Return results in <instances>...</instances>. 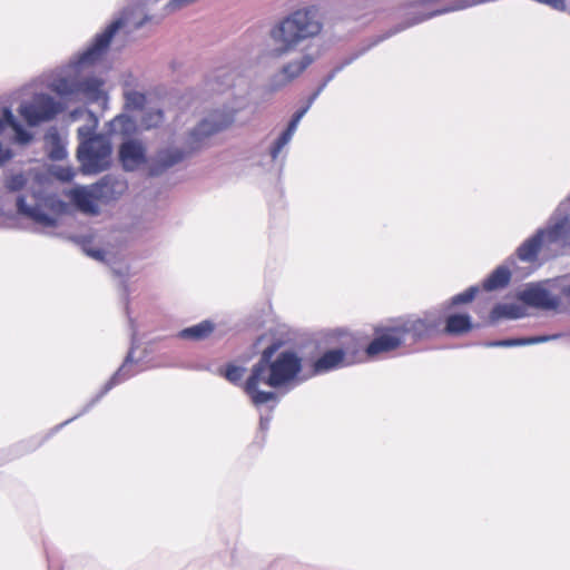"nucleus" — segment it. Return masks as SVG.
<instances>
[{
  "mask_svg": "<svg viewBox=\"0 0 570 570\" xmlns=\"http://www.w3.org/2000/svg\"><path fill=\"white\" fill-rule=\"evenodd\" d=\"M96 198L100 203H110L118 199L127 190V181L122 178L106 175L96 184H92Z\"/></svg>",
  "mask_w": 570,
  "mask_h": 570,
  "instance_id": "nucleus-11",
  "label": "nucleus"
},
{
  "mask_svg": "<svg viewBox=\"0 0 570 570\" xmlns=\"http://www.w3.org/2000/svg\"><path fill=\"white\" fill-rule=\"evenodd\" d=\"M559 337V335H544V336H532L527 338H507L500 341H491L485 342L484 346L487 347H513L529 344H537L548 342L550 340H554Z\"/></svg>",
  "mask_w": 570,
  "mask_h": 570,
  "instance_id": "nucleus-26",
  "label": "nucleus"
},
{
  "mask_svg": "<svg viewBox=\"0 0 570 570\" xmlns=\"http://www.w3.org/2000/svg\"><path fill=\"white\" fill-rule=\"evenodd\" d=\"M323 30V21L315 7L297 9L276 21L268 30L272 43L267 56L281 59L294 52L297 47Z\"/></svg>",
  "mask_w": 570,
  "mask_h": 570,
  "instance_id": "nucleus-2",
  "label": "nucleus"
},
{
  "mask_svg": "<svg viewBox=\"0 0 570 570\" xmlns=\"http://www.w3.org/2000/svg\"><path fill=\"white\" fill-rule=\"evenodd\" d=\"M214 328L215 326L212 322L203 321L196 325L181 330L178 336L184 340L202 341L208 337L213 333Z\"/></svg>",
  "mask_w": 570,
  "mask_h": 570,
  "instance_id": "nucleus-28",
  "label": "nucleus"
},
{
  "mask_svg": "<svg viewBox=\"0 0 570 570\" xmlns=\"http://www.w3.org/2000/svg\"><path fill=\"white\" fill-rule=\"evenodd\" d=\"M132 350L126 356L122 365L118 368V371L110 377V380L105 384L101 392L91 401L90 405L96 403L99 399H101L108 391H110L115 385L119 384L122 381L131 377L135 372L130 370L132 365Z\"/></svg>",
  "mask_w": 570,
  "mask_h": 570,
  "instance_id": "nucleus-19",
  "label": "nucleus"
},
{
  "mask_svg": "<svg viewBox=\"0 0 570 570\" xmlns=\"http://www.w3.org/2000/svg\"><path fill=\"white\" fill-rule=\"evenodd\" d=\"M132 81L126 80L124 82L122 96L125 99V108L129 111L142 110L146 106V95L141 91L134 89Z\"/></svg>",
  "mask_w": 570,
  "mask_h": 570,
  "instance_id": "nucleus-22",
  "label": "nucleus"
},
{
  "mask_svg": "<svg viewBox=\"0 0 570 570\" xmlns=\"http://www.w3.org/2000/svg\"><path fill=\"white\" fill-rule=\"evenodd\" d=\"M323 90H320V87L316 89V91L309 97L308 101L306 105H309V107L312 106V104L314 102V100L318 97V95L322 92Z\"/></svg>",
  "mask_w": 570,
  "mask_h": 570,
  "instance_id": "nucleus-45",
  "label": "nucleus"
},
{
  "mask_svg": "<svg viewBox=\"0 0 570 570\" xmlns=\"http://www.w3.org/2000/svg\"><path fill=\"white\" fill-rule=\"evenodd\" d=\"M525 316L523 306L515 303H505L495 305L489 316L490 323L494 324L501 318L517 320Z\"/></svg>",
  "mask_w": 570,
  "mask_h": 570,
  "instance_id": "nucleus-20",
  "label": "nucleus"
},
{
  "mask_svg": "<svg viewBox=\"0 0 570 570\" xmlns=\"http://www.w3.org/2000/svg\"><path fill=\"white\" fill-rule=\"evenodd\" d=\"M235 111L213 112L189 131L184 146L169 144L159 148L151 159L150 174L159 176L190 157L204 146L208 137L233 122Z\"/></svg>",
  "mask_w": 570,
  "mask_h": 570,
  "instance_id": "nucleus-3",
  "label": "nucleus"
},
{
  "mask_svg": "<svg viewBox=\"0 0 570 570\" xmlns=\"http://www.w3.org/2000/svg\"><path fill=\"white\" fill-rule=\"evenodd\" d=\"M267 426V421H265L263 417L261 419V428L262 429H266Z\"/></svg>",
  "mask_w": 570,
  "mask_h": 570,
  "instance_id": "nucleus-50",
  "label": "nucleus"
},
{
  "mask_svg": "<svg viewBox=\"0 0 570 570\" xmlns=\"http://www.w3.org/2000/svg\"><path fill=\"white\" fill-rule=\"evenodd\" d=\"M6 127H11L14 130L18 141L28 142L31 140V136L24 130L21 122L9 108L3 109V118H0V134Z\"/></svg>",
  "mask_w": 570,
  "mask_h": 570,
  "instance_id": "nucleus-27",
  "label": "nucleus"
},
{
  "mask_svg": "<svg viewBox=\"0 0 570 570\" xmlns=\"http://www.w3.org/2000/svg\"><path fill=\"white\" fill-rule=\"evenodd\" d=\"M95 129V126L94 127H90V126H82V127H79L78 128V136L80 138L81 141H85L89 138H92L94 136L92 135V131Z\"/></svg>",
  "mask_w": 570,
  "mask_h": 570,
  "instance_id": "nucleus-37",
  "label": "nucleus"
},
{
  "mask_svg": "<svg viewBox=\"0 0 570 570\" xmlns=\"http://www.w3.org/2000/svg\"><path fill=\"white\" fill-rule=\"evenodd\" d=\"M112 273L115 276L124 278V277L128 276V267L122 266L120 268H112Z\"/></svg>",
  "mask_w": 570,
  "mask_h": 570,
  "instance_id": "nucleus-44",
  "label": "nucleus"
},
{
  "mask_svg": "<svg viewBox=\"0 0 570 570\" xmlns=\"http://www.w3.org/2000/svg\"><path fill=\"white\" fill-rule=\"evenodd\" d=\"M351 340L352 337L345 336L341 347L330 350L325 352L320 358H317L313 365L314 374H322L354 364L356 362V355L355 352L348 346V342Z\"/></svg>",
  "mask_w": 570,
  "mask_h": 570,
  "instance_id": "nucleus-8",
  "label": "nucleus"
},
{
  "mask_svg": "<svg viewBox=\"0 0 570 570\" xmlns=\"http://www.w3.org/2000/svg\"><path fill=\"white\" fill-rule=\"evenodd\" d=\"M297 124L295 121H289L287 128L281 134V136L276 139L274 145L271 147V157L273 160H276L282 149L291 141L296 128Z\"/></svg>",
  "mask_w": 570,
  "mask_h": 570,
  "instance_id": "nucleus-29",
  "label": "nucleus"
},
{
  "mask_svg": "<svg viewBox=\"0 0 570 570\" xmlns=\"http://www.w3.org/2000/svg\"><path fill=\"white\" fill-rule=\"evenodd\" d=\"M50 206L57 212H63L67 205L56 197H46L42 198L38 194V227H51L57 225V217H50L40 212V206Z\"/></svg>",
  "mask_w": 570,
  "mask_h": 570,
  "instance_id": "nucleus-21",
  "label": "nucleus"
},
{
  "mask_svg": "<svg viewBox=\"0 0 570 570\" xmlns=\"http://www.w3.org/2000/svg\"><path fill=\"white\" fill-rule=\"evenodd\" d=\"M82 114V110L81 109H75L70 112V118L72 120H76L79 118V116Z\"/></svg>",
  "mask_w": 570,
  "mask_h": 570,
  "instance_id": "nucleus-47",
  "label": "nucleus"
},
{
  "mask_svg": "<svg viewBox=\"0 0 570 570\" xmlns=\"http://www.w3.org/2000/svg\"><path fill=\"white\" fill-rule=\"evenodd\" d=\"M309 105H306L305 107L301 108L299 110H297L293 117H292V121H295L297 125L298 122L301 121V119L303 118V116L307 112V110L309 109Z\"/></svg>",
  "mask_w": 570,
  "mask_h": 570,
  "instance_id": "nucleus-43",
  "label": "nucleus"
},
{
  "mask_svg": "<svg viewBox=\"0 0 570 570\" xmlns=\"http://www.w3.org/2000/svg\"><path fill=\"white\" fill-rule=\"evenodd\" d=\"M538 2L549 4L551 8L563 11L566 10L564 0H537Z\"/></svg>",
  "mask_w": 570,
  "mask_h": 570,
  "instance_id": "nucleus-38",
  "label": "nucleus"
},
{
  "mask_svg": "<svg viewBox=\"0 0 570 570\" xmlns=\"http://www.w3.org/2000/svg\"><path fill=\"white\" fill-rule=\"evenodd\" d=\"M95 194L94 187L90 185L72 188L68 191L67 196L81 213L97 215L99 213L97 202L99 200Z\"/></svg>",
  "mask_w": 570,
  "mask_h": 570,
  "instance_id": "nucleus-15",
  "label": "nucleus"
},
{
  "mask_svg": "<svg viewBox=\"0 0 570 570\" xmlns=\"http://www.w3.org/2000/svg\"><path fill=\"white\" fill-rule=\"evenodd\" d=\"M78 98L82 97L89 102H97L105 97L104 81L97 77H80L78 82Z\"/></svg>",
  "mask_w": 570,
  "mask_h": 570,
  "instance_id": "nucleus-18",
  "label": "nucleus"
},
{
  "mask_svg": "<svg viewBox=\"0 0 570 570\" xmlns=\"http://www.w3.org/2000/svg\"><path fill=\"white\" fill-rule=\"evenodd\" d=\"M66 108L67 105L61 99L48 94H38V124L53 120Z\"/></svg>",
  "mask_w": 570,
  "mask_h": 570,
  "instance_id": "nucleus-17",
  "label": "nucleus"
},
{
  "mask_svg": "<svg viewBox=\"0 0 570 570\" xmlns=\"http://www.w3.org/2000/svg\"><path fill=\"white\" fill-rule=\"evenodd\" d=\"M570 238V219L563 217L547 230L540 229L528 238L517 249L518 258L524 262H533L547 239L549 243H566Z\"/></svg>",
  "mask_w": 570,
  "mask_h": 570,
  "instance_id": "nucleus-7",
  "label": "nucleus"
},
{
  "mask_svg": "<svg viewBox=\"0 0 570 570\" xmlns=\"http://www.w3.org/2000/svg\"><path fill=\"white\" fill-rule=\"evenodd\" d=\"M471 317L466 314H453L445 321V326L441 332L450 335H462L472 330Z\"/></svg>",
  "mask_w": 570,
  "mask_h": 570,
  "instance_id": "nucleus-24",
  "label": "nucleus"
},
{
  "mask_svg": "<svg viewBox=\"0 0 570 570\" xmlns=\"http://www.w3.org/2000/svg\"><path fill=\"white\" fill-rule=\"evenodd\" d=\"M245 372V367L243 366H235V365H228L224 375L225 377L233 384H237Z\"/></svg>",
  "mask_w": 570,
  "mask_h": 570,
  "instance_id": "nucleus-34",
  "label": "nucleus"
},
{
  "mask_svg": "<svg viewBox=\"0 0 570 570\" xmlns=\"http://www.w3.org/2000/svg\"><path fill=\"white\" fill-rule=\"evenodd\" d=\"M19 112L23 117L28 126H36V102L31 101L28 104H22L19 108Z\"/></svg>",
  "mask_w": 570,
  "mask_h": 570,
  "instance_id": "nucleus-32",
  "label": "nucleus"
},
{
  "mask_svg": "<svg viewBox=\"0 0 570 570\" xmlns=\"http://www.w3.org/2000/svg\"><path fill=\"white\" fill-rule=\"evenodd\" d=\"M164 121V112L160 108H147L141 118V124L146 128L158 127Z\"/></svg>",
  "mask_w": 570,
  "mask_h": 570,
  "instance_id": "nucleus-30",
  "label": "nucleus"
},
{
  "mask_svg": "<svg viewBox=\"0 0 570 570\" xmlns=\"http://www.w3.org/2000/svg\"><path fill=\"white\" fill-rule=\"evenodd\" d=\"M315 58L311 53H304L301 57L286 62L278 72L271 78V88L278 90L293 80L298 78L313 62Z\"/></svg>",
  "mask_w": 570,
  "mask_h": 570,
  "instance_id": "nucleus-10",
  "label": "nucleus"
},
{
  "mask_svg": "<svg viewBox=\"0 0 570 570\" xmlns=\"http://www.w3.org/2000/svg\"><path fill=\"white\" fill-rule=\"evenodd\" d=\"M127 120H128L127 116L120 115V116H117V117L114 119V124H115V125L124 124V122H125V121H127Z\"/></svg>",
  "mask_w": 570,
  "mask_h": 570,
  "instance_id": "nucleus-46",
  "label": "nucleus"
},
{
  "mask_svg": "<svg viewBox=\"0 0 570 570\" xmlns=\"http://www.w3.org/2000/svg\"><path fill=\"white\" fill-rule=\"evenodd\" d=\"M479 292L478 286H471L463 293H460L451 298V305H459L471 302L476 293Z\"/></svg>",
  "mask_w": 570,
  "mask_h": 570,
  "instance_id": "nucleus-33",
  "label": "nucleus"
},
{
  "mask_svg": "<svg viewBox=\"0 0 570 570\" xmlns=\"http://www.w3.org/2000/svg\"><path fill=\"white\" fill-rule=\"evenodd\" d=\"M401 346L411 347L416 344L410 316L395 320L391 324Z\"/></svg>",
  "mask_w": 570,
  "mask_h": 570,
  "instance_id": "nucleus-23",
  "label": "nucleus"
},
{
  "mask_svg": "<svg viewBox=\"0 0 570 570\" xmlns=\"http://www.w3.org/2000/svg\"><path fill=\"white\" fill-rule=\"evenodd\" d=\"M119 159L125 170H135L146 160L144 144L135 139L125 141L119 148Z\"/></svg>",
  "mask_w": 570,
  "mask_h": 570,
  "instance_id": "nucleus-14",
  "label": "nucleus"
},
{
  "mask_svg": "<svg viewBox=\"0 0 570 570\" xmlns=\"http://www.w3.org/2000/svg\"><path fill=\"white\" fill-rule=\"evenodd\" d=\"M518 297L525 305L537 308L556 309L559 306V299L540 285L529 286L520 292Z\"/></svg>",
  "mask_w": 570,
  "mask_h": 570,
  "instance_id": "nucleus-12",
  "label": "nucleus"
},
{
  "mask_svg": "<svg viewBox=\"0 0 570 570\" xmlns=\"http://www.w3.org/2000/svg\"><path fill=\"white\" fill-rule=\"evenodd\" d=\"M83 250L88 256H90L97 261H104V252L102 250L87 248L86 246H83Z\"/></svg>",
  "mask_w": 570,
  "mask_h": 570,
  "instance_id": "nucleus-39",
  "label": "nucleus"
},
{
  "mask_svg": "<svg viewBox=\"0 0 570 570\" xmlns=\"http://www.w3.org/2000/svg\"><path fill=\"white\" fill-rule=\"evenodd\" d=\"M309 105H306L305 107L301 108L299 110H297L293 117H292V121H295L297 125L298 122L301 121V119L303 118V116L307 112V110L309 109Z\"/></svg>",
  "mask_w": 570,
  "mask_h": 570,
  "instance_id": "nucleus-42",
  "label": "nucleus"
},
{
  "mask_svg": "<svg viewBox=\"0 0 570 570\" xmlns=\"http://www.w3.org/2000/svg\"><path fill=\"white\" fill-rule=\"evenodd\" d=\"M121 287H122V291H124V294L126 295V297L128 296V288H127V285L125 284L124 281H121Z\"/></svg>",
  "mask_w": 570,
  "mask_h": 570,
  "instance_id": "nucleus-49",
  "label": "nucleus"
},
{
  "mask_svg": "<svg viewBox=\"0 0 570 570\" xmlns=\"http://www.w3.org/2000/svg\"><path fill=\"white\" fill-rule=\"evenodd\" d=\"M278 347V344L273 343L262 352L259 361L253 365L250 375L244 384L245 392L256 406L277 401L275 392L261 391L259 384L273 389L288 386L296 381L302 371V357L293 351H283L275 355Z\"/></svg>",
  "mask_w": 570,
  "mask_h": 570,
  "instance_id": "nucleus-1",
  "label": "nucleus"
},
{
  "mask_svg": "<svg viewBox=\"0 0 570 570\" xmlns=\"http://www.w3.org/2000/svg\"><path fill=\"white\" fill-rule=\"evenodd\" d=\"M507 263L513 265L515 263V261H514V258L511 257V258L508 259Z\"/></svg>",
  "mask_w": 570,
  "mask_h": 570,
  "instance_id": "nucleus-51",
  "label": "nucleus"
},
{
  "mask_svg": "<svg viewBox=\"0 0 570 570\" xmlns=\"http://www.w3.org/2000/svg\"><path fill=\"white\" fill-rule=\"evenodd\" d=\"M50 174L58 180L69 183L75 176V171L71 167L63 166H51Z\"/></svg>",
  "mask_w": 570,
  "mask_h": 570,
  "instance_id": "nucleus-31",
  "label": "nucleus"
},
{
  "mask_svg": "<svg viewBox=\"0 0 570 570\" xmlns=\"http://www.w3.org/2000/svg\"><path fill=\"white\" fill-rule=\"evenodd\" d=\"M511 279V271L508 265L498 266L491 275L484 279L483 288L485 291H494L505 287Z\"/></svg>",
  "mask_w": 570,
  "mask_h": 570,
  "instance_id": "nucleus-25",
  "label": "nucleus"
},
{
  "mask_svg": "<svg viewBox=\"0 0 570 570\" xmlns=\"http://www.w3.org/2000/svg\"><path fill=\"white\" fill-rule=\"evenodd\" d=\"M309 105H306L305 107L301 108L299 110H297L293 117H292V121H295L297 125L298 122L301 121V119L303 118V116L307 112V110L309 109Z\"/></svg>",
  "mask_w": 570,
  "mask_h": 570,
  "instance_id": "nucleus-41",
  "label": "nucleus"
},
{
  "mask_svg": "<svg viewBox=\"0 0 570 570\" xmlns=\"http://www.w3.org/2000/svg\"><path fill=\"white\" fill-rule=\"evenodd\" d=\"M110 141L102 135H95L85 141H80L77 149V158L83 174H98L110 166Z\"/></svg>",
  "mask_w": 570,
  "mask_h": 570,
  "instance_id": "nucleus-6",
  "label": "nucleus"
},
{
  "mask_svg": "<svg viewBox=\"0 0 570 570\" xmlns=\"http://www.w3.org/2000/svg\"><path fill=\"white\" fill-rule=\"evenodd\" d=\"M27 178L23 174H12L6 177L4 187L11 193H21L16 198V214L10 217V227L26 229L36 225V188H27Z\"/></svg>",
  "mask_w": 570,
  "mask_h": 570,
  "instance_id": "nucleus-5",
  "label": "nucleus"
},
{
  "mask_svg": "<svg viewBox=\"0 0 570 570\" xmlns=\"http://www.w3.org/2000/svg\"><path fill=\"white\" fill-rule=\"evenodd\" d=\"M412 331L416 343L429 340L441 333L443 314L438 309L424 312L420 315H410Z\"/></svg>",
  "mask_w": 570,
  "mask_h": 570,
  "instance_id": "nucleus-9",
  "label": "nucleus"
},
{
  "mask_svg": "<svg viewBox=\"0 0 570 570\" xmlns=\"http://www.w3.org/2000/svg\"><path fill=\"white\" fill-rule=\"evenodd\" d=\"M353 59H354V58L352 57V58L347 59L345 62H343V63H341V65L336 66V67H335V68H334V69H333V70H332L327 76H326V78L324 79V81L320 85V90H323V89L327 86V83H328L331 80H333V79H334V77L336 76V73H337V72H340V71H341V70H342L346 65L351 63Z\"/></svg>",
  "mask_w": 570,
  "mask_h": 570,
  "instance_id": "nucleus-36",
  "label": "nucleus"
},
{
  "mask_svg": "<svg viewBox=\"0 0 570 570\" xmlns=\"http://www.w3.org/2000/svg\"><path fill=\"white\" fill-rule=\"evenodd\" d=\"M309 105H306L305 107L301 108L299 110H297L293 117H292V121H295L297 125L298 122L301 121V119L303 118V116L307 112V110L309 109Z\"/></svg>",
  "mask_w": 570,
  "mask_h": 570,
  "instance_id": "nucleus-40",
  "label": "nucleus"
},
{
  "mask_svg": "<svg viewBox=\"0 0 570 570\" xmlns=\"http://www.w3.org/2000/svg\"><path fill=\"white\" fill-rule=\"evenodd\" d=\"M126 20L116 19L101 33L97 35L92 45L71 60L69 65L48 82V88L61 99L78 98L79 70L97 62L109 47L115 33Z\"/></svg>",
  "mask_w": 570,
  "mask_h": 570,
  "instance_id": "nucleus-4",
  "label": "nucleus"
},
{
  "mask_svg": "<svg viewBox=\"0 0 570 570\" xmlns=\"http://www.w3.org/2000/svg\"><path fill=\"white\" fill-rule=\"evenodd\" d=\"M196 1L197 0H170L167 3L166 9L168 12H175L195 3Z\"/></svg>",
  "mask_w": 570,
  "mask_h": 570,
  "instance_id": "nucleus-35",
  "label": "nucleus"
},
{
  "mask_svg": "<svg viewBox=\"0 0 570 570\" xmlns=\"http://www.w3.org/2000/svg\"><path fill=\"white\" fill-rule=\"evenodd\" d=\"M562 293L564 294V296L570 298V284L568 286L563 287Z\"/></svg>",
  "mask_w": 570,
  "mask_h": 570,
  "instance_id": "nucleus-48",
  "label": "nucleus"
},
{
  "mask_svg": "<svg viewBox=\"0 0 570 570\" xmlns=\"http://www.w3.org/2000/svg\"><path fill=\"white\" fill-rule=\"evenodd\" d=\"M375 338L365 348V354L373 357L380 353H386L401 347L400 341L396 337L391 325L377 327L375 330Z\"/></svg>",
  "mask_w": 570,
  "mask_h": 570,
  "instance_id": "nucleus-13",
  "label": "nucleus"
},
{
  "mask_svg": "<svg viewBox=\"0 0 570 570\" xmlns=\"http://www.w3.org/2000/svg\"><path fill=\"white\" fill-rule=\"evenodd\" d=\"M43 151L50 160H62L68 156L67 140L58 128L50 127L43 136Z\"/></svg>",
  "mask_w": 570,
  "mask_h": 570,
  "instance_id": "nucleus-16",
  "label": "nucleus"
}]
</instances>
